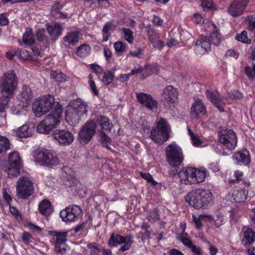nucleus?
Wrapping results in <instances>:
<instances>
[{
	"label": "nucleus",
	"instance_id": "1",
	"mask_svg": "<svg viewBox=\"0 0 255 255\" xmlns=\"http://www.w3.org/2000/svg\"><path fill=\"white\" fill-rule=\"evenodd\" d=\"M185 200L194 208L205 209L212 201V194L209 190L198 188L189 192Z\"/></svg>",
	"mask_w": 255,
	"mask_h": 255
},
{
	"label": "nucleus",
	"instance_id": "2",
	"mask_svg": "<svg viewBox=\"0 0 255 255\" xmlns=\"http://www.w3.org/2000/svg\"><path fill=\"white\" fill-rule=\"evenodd\" d=\"M18 84V79L14 71L9 70L4 73L1 78L0 90L1 98L10 99L14 94Z\"/></svg>",
	"mask_w": 255,
	"mask_h": 255
},
{
	"label": "nucleus",
	"instance_id": "3",
	"mask_svg": "<svg viewBox=\"0 0 255 255\" xmlns=\"http://www.w3.org/2000/svg\"><path fill=\"white\" fill-rule=\"evenodd\" d=\"M170 131V127L167 121L160 118L151 129L149 137L155 143L161 144L168 139Z\"/></svg>",
	"mask_w": 255,
	"mask_h": 255
},
{
	"label": "nucleus",
	"instance_id": "4",
	"mask_svg": "<svg viewBox=\"0 0 255 255\" xmlns=\"http://www.w3.org/2000/svg\"><path fill=\"white\" fill-rule=\"evenodd\" d=\"M16 188V196L19 199H27L34 193L33 183L26 176H22L18 178Z\"/></svg>",
	"mask_w": 255,
	"mask_h": 255
},
{
	"label": "nucleus",
	"instance_id": "5",
	"mask_svg": "<svg viewBox=\"0 0 255 255\" xmlns=\"http://www.w3.org/2000/svg\"><path fill=\"white\" fill-rule=\"evenodd\" d=\"M34 161L41 166H51L58 164L57 157L45 149H37L33 153Z\"/></svg>",
	"mask_w": 255,
	"mask_h": 255
},
{
	"label": "nucleus",
	"instance_id": "6",
	"mask_svg": "<svg viewBox=\"0 0 255 255\" xmlns=\"http://www.w3.org/2000/svg\"><path fill=\"white\" fill-rule=\"evenodd\" d=\"M57 103L51 96L41 97L33 105L32 109L35 116L40 117L52 108L54 110Z\"/></svg>",
	"mask_w": 255,
	"mask_h": 255
},
{
	"label": "nucleus",
	"instance_id": "7",
	"mask_svg": "<svg viewBox=\"0 0 255 255\" xmlns=\"http://www.w3.org/2000/svg\"><path fill=\"white\" fill-rule=\"evenodd\" d=\"M133 242V236L132 235L123 236L113 233L109 240L108 245L111 247L121 245L118 251L119 252H124L130 249Z\"/></svg>",
	"mask_w": 255,
	"mask_h": 255
},
{
	"label": "nucleus",
	"instance_id": "8",
	"mask_svg": "<svg viewBox=\"0 0 255 255\" xmlns=\"http://www.w3.org/2000/svg\"><path fill=\"white\" fill-rule=\"evenodd\" d=\"M218 137L220 143L224 148L233 150L237 145V135L232 129H221L218 132Z\"/></svg>",
	"mask_w": 255,
	"mask_h": 255
},
{
	"label": "nucleus",
	"instance_id": "9",
	"mask_svg": "<svg viewBox=\"0 0 255 255\" xmlns=\"http://www.w3.org/2000/svg\"><path fill=\"white\" fill-rule=\"evenodd\" d=\"M166 155L167 162L173 167L179 165L183 160L181 148L175 142L171 143L166 147Z\"/></svg>",
	"mask_w": 255,
	"mask_h": 255
},
{
	"label": "nucleus",
	"instance_id": "10",
	"mask_svg": "<svg viewBox=\"0 0 255 255\" xmlns=\"http://www.w3.org/2000/svg\"><path fill=\"white\" fill-rule=\"evenodd\" d=\"M9 166L4 168V171L8 174L10 178L17 176L19 174V169L22 164V162L17 152H12L8 155Z\"/></svg>",
	"mask_w": 255,
	"mask_h": 255
},
{
	"label": "nucleus",
	"instance_id": "11",
	"mask_svg": "<svg viewBox=\"0 0 255 255\" xmlns=\"http://www.w3.org/2000/svg\"><path fill=\"white\" fill-rule=\"evenodd\" d=\"M81 213L82 210L79 206L72 205L61 211L60 216L63 221L70 223L78 219Z\"/></svg>",
	"mask_w": 255,
	"mask_h": 255
},
{
	"label": "nucleus",
	"instance_id": "12",
	"mask_svg": "<svg viewBox=\"0 0 255 255\" xmlns=\"http://www.w3.org/2000/svg\"><path fill=\"white\" fill-rule=\"evenodd\" d=\"M95 121L87 122L78 134V140L81 143L86 144L92 139L95 133Z\"/></svg>",
	"mask_w": 255,
	"mask_h": 255
},
{
	"label": "nucleus",
	"instance_id": "13",
	"mask_svg": "<svg viewBox=\"0 0 255 255\" xmlns=\"http://www.w3.org/2000/svg\"><path fill=\"white\" fill-rule=\"evenodd\" d=\"M52 134L54 139L62 145H69L74 140L73 134L65 129H56Z\"/></svg>",
	"mask_w": 255,
	"mask_h": 255
},
{
	"label": "nucleus",
	"instance_id": "14",
	"mask_svg": "<svg viewBox=\"0 0 255 255\" xmlns=\"http://www.w3.org/2000/svg\"><path fill=\"white\" fill-rule=\"evenodd\" d=\"M136 98L142 107L152 111L157 110V102L150 95L142 92L136 93Z\"/></svg>",
	"mask_w": 255,
	"mask_h": 255
},
{
	"label": "nucleus",
	"instance_id": "15",
	"mask_svg": "<svg viewBox=\"0 0 255 255\" xmlns=\"http://www.w3.org/2000/svg\"><path fill=\"white\" fill-rule=\"evenodd\" d=\"M55 105V108L53 114H49L43 120V122L47 124L52 129L59 124V119L62 111V106L59 103H56Z\"/></svg>",
	"mask_w": 255,
	"mask_h": 255
},
{
	"label": "nucleus",
	"instance_id": "16",
	"mask_svg": "<svg viewBox=\"0 0 255 255\" xmlns=\"http://www.w3.org/2000/svg\"><path fill=\"white\" fill-rule=\"evenodd\" d=\"M178 95L177 89L171 85L167 86L164 90L163 93V101L165 106L170 108V104L174 103Z\"/></svg>",
	"mask_w": 255,
	"mask_h": 255
},
{
	"label": "nucleus",
	"instance_id": "17",
	"mask_svg": "<svg viewBox=\"0 0 255 255\" xmlns=\"http://www.w3.org/2000/svg\"><path fill=\"white\" fill-rule=\"evenodd\" d=\"M206 113V108L203 101L200 99L196 100L191 108L190 114L193 119L197 120L200 115H204Z\"/></svg>",
	"mask_w": 255,
	"mask_h": 255
},
{
	"label": "nucleus",
	"instance_id": "18",
	"mask_svg": "<svg viewBox=\"0 0 255 255\" xmlns=\"http://www.w3.org/2000/svg\"><path fill=\"white\" fill-rule=\"evenodd\" d=\"M194 167H186L183 168L178 173V176L181 183L186 185L194 184Z\"/></svg>",
	"mask_w": 255,
	"mask_h": 255
},
{
	"label": "nucleus",
	"instance_id": "19",
	"mask_svg": "<svg viewBox=\"0 0 255 255\" xmlns=\"http://www.w3.org/2000/svg\"><path fill=\"white\" fill-rule=\"evenodd\" d=\"M46 27L50 36V40L54 42L62 34V28L61 25L58 23L52 24L47 23Z\"/></svg>",
	"mask_w": 255,
	"mask_h": 255
},
{
	"label": "nucleus",
	"instance_id": "20",
	"mask_svg": "<svg viewBox=\"0 0 255 255\" xmlns=\"http://www.w3.org/2000/svg\"><path fill=\"white\" fill-rule=\"evenodd\" d=\"M247 3L245 0H235L229 7V12L234 17L240 16L243 13Z\"/></svg>",
	"mask_w": 255,
	"mask_h": 255
},
{
	"label": "nucleus",
	"instance_id": "21",
	"mask_svg": "<svg viewBox=\"0 0 255 255\" xmlns=\"http://www.w3.org/2000/svg\"><path fill=\"white\" fill-rule=\"evenodd\" d=\"M232 158L235 163L240 165H247L251 161L249 151L246 149L235 153Z\"/></svg>",
	"mask_w": 255,
	"mask_h": 255
},
{
	"label": "nucleus",
	"instance_id": "22",
	"mask_svg": "<svg viewBox=\"0 0 255 255\" xmlns=\"http://www.w3.org/2000/svg\"><path fill=\"white\" fill-rule=\"evenodd\" d=\"M69 106H72L74 109L77 111L79 115L82 117H86L87 112L88 111V106L86 103L80 98L71 101L69 105Z\"/></svg>",
	"mask_w": 255,
	"mask_h": 255
},
{
	"label": "nucleus",
	"instance_id": "23",
	"mask_svg": "<svg viewBox=\"0 0 255 255\" xmlns=\"http://www.w3.org/2000/svg\"><path fill=\"white\" fill-rule=\"evenodd\" d=\"M207 97L212 104L221 112L224 111L223 105H225L224 99L218 94H215L212 91H206Z\"/></svg>",
	"mask_w": 255,
	"mask_h": 255
},
{
	"label": "nucleus",
	"instance_id": "24",
	"mask_svg": "<svg viewBox=\"0 0 255 255\" xmlns=\"http://www.w3.org/2000/svg\"><path fill=\"white\" fill-rule=\"evenodd\" d=\"M211 44L208 37L202 36L200 39L197 40L195 44V49L197 51L200 50L201 53H204L211 51Z\"/></svg>",
	"mask_w": 255,
	"mask_h": 255
},
{
	"label": "nucleus",
	"instance_id": "25",
	"mask_svg": "<svg viewBox=\"0 0 255 255\" xmlns=\"http://www.w3.org/2000/svg\"><path fill=\"white\" fill-rule=\"evenodd\" d=\"M87 247L90 249V255H113L110 250L105 249L96 243L90 244L88 245Z\"/></svg>",
	"mask_w": 255,
	"mask_h": 255
},
{
	"label": "nucleus",
	"instance_id": "26",
	"mask_svg": "<svg viewBox=\"0 0 255 255\" xmlns=\"http://www.w3.org/2000/svg\"><path fill=\"white\" fill-rule=\"evenodd\" d=\"M255 240V232L251 228H244L242 240L244 245L246 247H248L253 244Z\"/></svg>",
	"mask_w": 255,
	"mask_h": 255
},
{
	"label": "nucleus",
	"instance_id": "27",
	"mask_svg": "<svg viewBox=\"0 0 255 255\" xmlns=\"http://www.w3.org/2000/svg\"><path fill=\"white\" fill-rule=\"evenodd\" d=\"M92 121H95V128L97 125L98 124L101 128L105 130L110 131L113 126L112 124L110 122V120L105 116H98Z\"/></svg>",
	"mask_w": 255,
	"mask_h": 255
},
{
	"label": "nucleus",
	"instance_id": "28",
	"mask_svg": "<svg viewBox=\"0 0 255 255\" xmlns=\"http://www.w3.org/2000/svg\"><path fill=\"white\" fill-rule=\"evenodd\" d=\"M228 195L231 201L240 203L246 199L247 191L245 190H234L232 193H230Z\"/></svg>",
	"mask_w": 255,
	"mask_h": 255
},
{
	"label": "nucleus",
	"instance_id": "29",
	"mask_svg": "<svg viewBox=\"0 0 255 255\" xmlns=\"http://www.w3.org/2000/svg\"><path fill=\"white\" fill-rule=\"evenodd\" d=\"M34 128L32 125H23L16 131V135L19 137H27L31 136Z\"/></svg>",
	"mask_w": 255,
	"mask_h": 255
},
{
	"label": "nucleus",
	"instance_id": "30",
	"mask_svg": "<svg viewBox=\"0 0 255 255\" xmlns=\"http://www.w3.org/2000/svg\"><path fill=\"white\" fill-rule=\"evenodd\" d=\"M81 117H82L79 115L77 111L72 106H69L68 109L65 112L66 121L68 122H71L72 124L78 123Z\"/></svg>",
	"mask_w": 255,
	"mask_h": 255
},
{
	"label": "nucleus",
	"instance_id": "31",
	"mask_svg": "<svg viewBox=\"0 0 255 255\" xmlns=\"http://www.w3.org/2000/svg\"><path fill=\"white\" fill-rule=\"evenodd\" d=\"M32 97L31 90L27 86H23L20 94L18 96V99L23 103H27L30 101Z\"/></svg>",
	"mask_w": 255,
	"mask_h": 255
},
{
	"label": "nucleus",
	"instance_id": "32",
	"mask_svg": "<svg viewBox=\"0 0 255 255\" xmlns=\"http://www.w3.org/2000/svg\"><path fill=\"white\" fill-rule=\"evenodd\" d=\"M193 171L194 184L201 183L204 181L207 174V171L205 169L194 167Z\"/></svg>",
	"mask_w": 255,
	"mask_h": 255
},
{
	"label": "nucleus",
	"instance_id": "33",
	"mask_svg": "<svg viewBox=\"0 0 255 255\" xmlns=\"http://www.w3.org/2000/svg\"><path fill=\"white\" fill-rule=\"evenodd\" d=\"M39 212L45 216H48L52 212V209L50 202L47 199L41 201L38 205Z\"/></svg>",
	"mask_w": 255,
	"mask_h": 255
},
{
	"label": "nucleus",
	"instance_id": "34",
	"mask_svg": "<svg viewBox=\"0 0 255 255\" xmlns=\"http://www.w3.org/2000/svg\"><path fill=\"white\" fill-rule=\"evenodd\" d=\"M79 38V35L78 32H71L63 37V40L69 45H74L78 42Z\"/></svg>",
	"mask_w": 255,
	"mask_h": 255
},
{
	"label": "nucleus",
	"instance_id": "35",
	"mask_svg": "<svg viewBox=\"0 0 255 255\" xmlns=\"http://www.w3.org/2000/svg\"><path fill=\"white\" fill-rule=\"evenodd\" d=\"M0 101V127L5 124V114L4 113L5 110L7 108L8 99H3Z\"/></svg>",
	"mask_w": 255,
	"mask_h": 255
},
{
	"label": "nucleus",
	"instance_id": "36",
	"mask_svg": "<svg viewBox=\"0 0 255 255\" xmlns=\"http://www.w3.org/2000/svg\"><path fill=\"white\" fill-rule=\"evenodd\" d=\"M36 39L39 42L43 44L50 43V39L46 35V31L44 28H39L35 32Z\"/></svg>",
	"mask_w": 255,
	"mask_h": 255
},
{
	"label": "nucleus",
	"instance_id": "37",
	"mask_svg": "<svg viewBox=\"0 0 255 255\" xmlns=\"http://www.w3.org/2000/svg\"><path fill=\"white\" fill-rule=\"evenodd\" d=\"M209 38L212 44L217 46L220 44L221 41V36L216 26H214V29L212 32L210 33V36Z\"/></svg>",
	"mask_w": 255,
	"mask_h": 255
},
{
	"label": "nucleus",
	"instance_id": "38",
	"mask_svg": "<svg viewBox=\"0 0 255 255\" xmlns=\"http://www.w3.org/2000/svg\"><path fill=\"white\" fill-rule=\"evenodd\" d=\"M10 148V144L7 137L0 135V154H4Z\"/></svg>",
	"mask_w": 255,
	"mask_h": 255
},
{
	"label": "nucleus",
	"instance_id": "39",
	"mask_svg": "<svg viewBox=\"0 0 255 255\" xmlns=\"http://www.w3.org/2000/svg\"><path fill=\"white\" fill-rule=\"evenodd\" d=\"M22 39L23 42L26 45H30L35 42L33 34L30 29L26 30L23 35Z\"/></svg>",
	"mask_w": 255,
	"mask_h": 255
},
{
	"label": "nucleus",
	"instance_id": "40",
	"mask_svg": "<svg viewBox=\"0 0 255 255\" xmlns=\"http://www.w3.org/2000/svg\"><path fill=\"white\" fill-rule=\"evenodd\" d=\"M50 75L51 78L57 82H64L66 78V76L60 71H52Z\"/></svg>",
	"mask_w": 255,
	"mask_h": 255
},
{
	"label": "nucleus",
	"instance_id": "41",
	"mask_svg": "<svg viewBox=\"0 0 255 255\" xmlns=\"http://www.w3.org/2000/svg\"><path fill=\"white\" fill-rule=\"evenodd\" d=\"M91 51L90 47L87 44H83L77 48L76 53L81 57H84L87 56Z\"/></svg>",
	"mask_w": 255,
	"mask_h": 255
},
{
	"label": "nucleus",
	"instance_id": "42",
	"mask_svg": "<svg viewBox=\"0 0 255 255\" xmlns=\"http://www.w3.org/2000/svg\"><path fill=\"white\" fill-rule=\"evenodd\" d=\"M67 232H54L53 236L56 237L55 244H65L67 241Z\"/></svg>",
	"mask_w": 255,
	"mask_h": 255
},
{
	"label": "nucleus",
	"instance_id": "43",
	"mask_svg": "<svg viewBox=\"0 0 255 255\" xmlns=\"http://www.w3.org/2000/svg\"><path fill=\"white\" fill-rule=\"evenodd\" d=\"M112 28V24L110 22H107L104 25L102 32H103V42H106L108 40L109 36L111 34L110 31L111 30Z\"/></svg>",
	"mask_w": 255,
	"mask_h": 255
},
{
	"label": "nucleus",
	"instance_id": "44",
	"mask_svg": "<svg viewBox=\"0 0 255 255\" xmlns=\"http://www.w3.org/2000/svg\"><path fill=\"white\" fill-rule=\"evenodd\" d=\"M114 74L111 71L105 72L103 74L102 82L105 85H109L113 81Z\"/></svg>",
	"mask_w": 255,
	"mask_h": 255
},
{
	"label": "nucleus",
	"instance_id": "45",
	"mask_svg": "<svg viewBox=\"0 0 255 255\" xmlns=\"http://www.w3.org/2000/svg\"><path fill=\"white\" fill-rule=\"evenodd\" d=\"M52 129L42 121L37 127V131L40 133L48 134Z\"/></svg>",
	"mask_w": 255,
	"mask_h": 255
},
{
	"label": "nucleus",
	"instance_id": "46",
	"mask_svg": "<svg viewBox=\"0 0 255 255\" xmlns=\"http://www.w3.org/2000/svg\"><path fill=\"white\" fill-rule=\"evenodd\" d=\"M206 217H208L209 220H212L213 218L211 216H209L207 214H201L198 218H196L195 216H193V219L197 228L201 229L202 228L203 225L201 223V221L204 220Z\"/></svg>",
	"mask_w": 255,
	"mask_h": 255
},
{
	"label": "nucleus",
	"instance_id": "47",
	"mask_svg": "<svg viewBox=\"0 0 255 255\" xmlns=\"http://www.w3.org/2000/svg\"><path fill=\"white\" fill-rule=\"evenodd\" d=\"M236 39L238 41L244 43H251V40L248 38L247 32L246 30H244L240 34H237L236 36Z\"/></svg>",
	"mask_w": 255,
	"mask_h": 255
},
{
	"label": "nucleus",
	"instance_id": "48",
	"mask_svg": "<svg viewBox=\"0 0 255 255\" xmlns=\"http://www.w3.org/2000/svg\"><path fill=\"white\" fill-rule=\"evenodd\" d=\"M123 31L125 40L129 43H132L133 40V32L129 28H123Z\"/></svg>",
	"mask_w": 255,
	"mask_h": 255
},
{
	"label": "nucleus",
	"instance_id": "49",
	"mask_svg": "<svg viewBox=\"0 0 255 255\" xmlns=\"http://www.w3.org/2000/svg\"><path fill=\"white\" fill-rule=\"evenodd\" d=\"M114 47L117 52L124 53L127 49V45L122 41H117L114 44Z\"/></svg>",
	"mask_w": 255,
	"mask_h": 255
},
{
	"label": "nucleus",
	"instance_id": "50",
	"mask_svg": "<svg viewBox=\"0 0 255 255\" xmlns=\"http://www.w3.org/2000/svg\"><path fill=\"white\" fill-rule=\"evenodd\" d=\"M100 138L103 146L106 147L107 149H111L108 145V144H110L112 141L111 138L108 136L105 133L101 132L100 133Z\"/></svg>",
	"mask_w": 255,
	"mask_h": 255
},
{
	"label": "nucleus",
	"instance_id": "51",
	"mask_svg": "<svg viewBox=\"0 0 255 255\" xmlns=\"http://www.w3.org/2000/svg\"><path fill=\"white\" fill-rule=\"evenodd\" d=\"M147 219L151 222H155L159 219V215L156 210L151 211L148 216Z\"/></svg>",
	"mask_w": 255,
	"mask_h": 255
},
{
	"label": "nucleus",
	"instance_id": "52",
	"mask_svg": "<svg viewBox=\"0 0 255 255\" xmlns=\"http://www.w3.org/2000/svg\"><path fill=\"white\" fill-rule=\"evenodd\" d=\"M177 239L181 241L183 244L188 248H190L192 245V242L190 239L183 237V236H178Z\"/></svg>",
	"mask_w": 255,
	"mask_h": 255
},
{
	"label": "nucleus",
	"instance_id": "53",
	"mask_svg": "<svg viewBox=\"0 0 255 255\" xmlns=\"http://www.w3.org/2000/svg\"><path fill=\"white\" fill-rule=\"evenodd\" d=\"M89 84L91 90H92L93 93L94 94V95L98 96L99 95V91L96 88L95 83L92 79V76L91 75L89 76Z\"/></svg>",
	"mask_w": 255,
	"mask_h": 255
},
{
	"label": "nucleus",
	"instance_id": "54",
	"mask_svg": "<svg viewBox=\"0 0 255 255\" xmlns=\"http://www.w3.org/2000/svg\"><path fill=\"white\" fill-rule=\"evenodd\" d=\"M142 178L147 181L148 182L151 183L153 185L155 186L157 184V182L155 181L153 177L149 173H141Z\"/></svg>",
	"mask_w": 255,
	"mask_h": 255
},
{
	"label": "nucleus",
	"instance_id": "55",
	"mask_svg": "<svg viewBox=\"0 0 255 255\" xmlns=\"http://www.w3.org/2000/svg\"><path fill=\"white\" fill-rule=\"evenodd\" d=\"M17 56L22 60H26L28 59V52L25 50H22L20 48H17Z\"/></svg>",
	"mask_w": 255,
	"mask_h": 255
},
{
	"label": "nucleus",
	"instance_id": "56",
	"mask_svg": "<svg viewBox=\"0 0 255 255\" xmlns=\"http://www.w3.org/2000/svg\"><path fill=\"white\" fill-rule=\"evenodd\" d=\"M213 1L212 0H201V6L205 10L211 9Z\"/></svg>",
	"mask_w": 255,
	"mask_h": 255
},
{
	"label": "nucleus",
	"instance_id": "57",
	"mask_svg": "<svg viewBox=\"0 0 255 255\" xmlns=\"http://www.w3.org/2000/svg\"><path fill=\"white\" fill-rule=\"evenodd\" d=\"M55 251L61 254H63L66 252V245L65 244H55Z\"/></svg>",
	"mask_w": 255,
	"mask_h": 255
},
{
	"label": "nucleus",
	"instance_id": "58",
	"mask_svg": "<svg viewBox=\"0 0 255 255\" xmlns=\"http://www.w3.org/2000/svg\"><path fill=\"white\" fill-rule=\"evenodd\" d=\"M149 40L152 44H154L159 38V33L155 31H151V33H148Z\"/></svg>",
	"mask_w": 255,
	"mask_h": 255
},
{
	"label": "nucleus",
	"instance_id": "59",
	"mask_svg": "<svg viewBox=\"0 0 255 255\" xmlns=\"http://www.w3.org/2000/svg\"><path fill=\"white\" fill-rule=\"evenodd\" d=\"M226 220L227 219L224 216L219 215L215 221V225L216 227H219L224 224Z\"/></svg>",
	"mask_w": 255,
	"mask_h": 255
},
{
	"label": "nucleus",
	"instance_id": "60",
	"mask_svg": "<svg viewBox=\"0 0 255 255\" xmlns=\"http://www.w3.org/2000/svg\"><path fill=\"white\" fill-rule=\"evenodd\" d=\"M6 57L9 60H12L14 56H17V49H11L6 53Z\"/></svg>",
	"mask_w": 255,
	"mask_h": 255
},
{
	"label": "nucleus",
	"instance_id": "61",
	"mask_svg": "<svg viewBox=\"0 0 255 255\" xmlns=\"http://www.w3.org/2000/svg\"><path fill=\"white\" fill-rule=\"evenodd\" d=\"M245 72L248 77L250 79H253L254 78V67L252 68L250 66H247L245 68Z\"/></svg>",
	"mask_w": 255,
	"mask_h": 255
},
{
	"label": "nucleus",
	"instance_id": "62",
	"mask_svg": "<svg viewBox=\"0 0 255 255\" xmlns=\"http://www.w3.org/2000/svg\"><path fill=\"white\" fill-rule=\"evenodd\" d=\"M8 19L5 16L4 13L0 14V25H6L8 23Z\"/></svg>",
	"mask_w": 255,
	"mask_h": 255
},
{
	"label": "nucleus",
	"instance_id": "63",
	"mask_svg": "<svg viewBox=\"0 0 255 255\" xmlns=\"http://www.w3.org/2000/svg\"><path fill=\"white\" fill-rule=\"evenodd\" d=\"M152 22L153 24L156 26H161L163 22V20L156 15L153 16Z\"/></svg>",
	"mask_w": 255,
	"mask_h": 255
},
{
	"label": "nucleus",
	"instance_id": "64",
	"mask_svg": "<svg viewBox=\"0 0 255 255\" xmlns=\"http://www.w3.org/2000/svg\"><path fill=\"white\" fill-rule=\"evenodd\" d=\"M63 6L58 2H56L51 6V12L56 11L57 12L58 10L61 9Z\"/></svg>",
	"mask_w": 255,
	"mask_h": 255
}]
</instances>
